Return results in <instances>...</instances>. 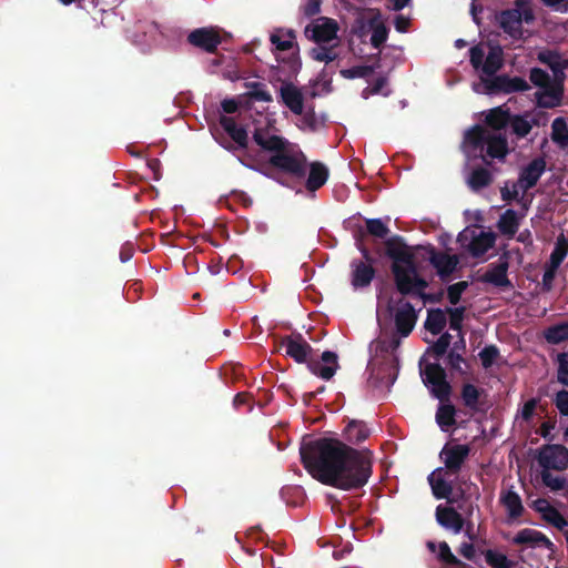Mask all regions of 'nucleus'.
Wrapping results in <instances>:
<instances>
[{
	"label": "nucleus",
	"instance_id": "f257e3e1",
	"mask_svg": "<svg viewBox=\"0 0 568 568\" xmlns=\"http://www.w3.org/2000/svg\"><path fill=\"white\" fill-rule=\"evenodd\" d=\"M300 455L314 479L337 489H361L373 474V455L368 449L353 448L336 438L321 437L303 443Z\"/></svg>",
	"mask_w": 568,
	"mask_h": 568
},
{
	"label": "nucleus",
	"instance_id": "f03ea898",
	"mask_svg": "<svg viewBox=\"0 0 568 568\" xmlns=\"http://www.w3.org/2000/svg\"><path fill=\"white\" fill-rule=\"evenodd\" d=\"M376 253L392 261L390 271L397 292L403 296H416L422 300L429 284L418 272L413 246H409L403 236L394 234L384 241L383 248H377Z\"/></svg>",
	"mask_w": 568,
	"mask_h": 568
},
{
	"label": "nucleus",
	"instance_id": "7ed1b4c3",
	"mask_svg": "<svg viewBox=\"0 0 568 568\" xmlns=\"http://www.w3.org/2000/svg\"><path fill=\"white\" fill-rule=\"evenodd\" d=\"M252 138L261 152L268 154L271 168L297 180L306 176L307 158L287 139L277 135L268 125L255 128Z\"/></svg>",
	"mask_w": 568,
	"mask_h": 568
},
{
	"label": "nucleus",
	"instance_id": "20e7f679",
	"mask_svg": "<svg viewBox=\"0 0 568 568\" xmlns=\"http://www.w3.org/2000/svg\"><path fill=\"white\" fill-rule=\"evenodd\" d=\"M465 143L471 148L474 152L479 151V158L487 165L490 159L505 160L509 153L508 141L505 134L493 132L479 124L474 125L465 134Z\"/></svg>",
	"mask_w": 568,
	"mask_h": 568
},
{
	"label": "nucleus",
	"instance_id": "39448f33",
	"mask_svg": "<svg viewBox=\"0 0 568 568\" xmlns=\"http://www.w3.org/2000/svg\"><path fill=\"white\" fill-rule=\"evenodd\" d=\"M274 50L278 52L276 60L287 67L290 73H297L302 67L300 45L293 29L277 28L270 36Z\"/></svg>",
	"mask_w": 568,
	"mask_h": 568
},
{
	"label": "nucleus",
	"instance_id": "423d86ee",
	"mask_svg": "<svg viewBox=\"0 0 568 568\" xmlns=\"http://www.w3.org/2000/svg\"><path fill=\"white\" fill-rule=\"evenodd\" d=\"M530 82L542 91L535 93L536 103L539 108L552 109L561 104L564 88L552 85L550 75L540 68H532L529 72Z\"/></svg>",
	"mask_w": 568,
	"mask_h": 568
},
{
	"label": "nucleus",
	"instance_id": "0eeeda50",
	"mask_svg": "<svg viewBox=\"0 0 568 568\" xmlns=\"http://www.w3.org/2000/svg\"><path fill=\"white\" fill-rule=\"evenodd\" d=\"M415 254L420 253V257L428 261L437 272V275L443 282L450 278L452 274L456 271L459 258L457 255H450L446 252L436 250L432 244L417 245L413 247Z\"/></svg>",
	"mask_w": 568,
	"mask_h": 568
},
{
	"label": "nucleus",
	"instance_id": "6e6552de",
	"mask_svg": "<svg viewBox=\"0 0 568 568\" xmlns=\"http://www.w3.org/2000/svg\"><path fill=\"white\" fill-rule=\"evenodd\" d=\"M420 376L425 386L429 388L430 394L440 403L449 402L452 385L447 381L445 368L439 363H427L420 369Z\"/></svg>",
	"mask_w": 568,
	"mask_h": 568
},
{
	"label": "nucleus",
	"instance_id": "1a4fd4ad",
	"mask_svg": "<svg viewBox=\"0 0 568 568\" xmlns=\"http://www.w3.org/2000/svg\"><path fill=\"white\" fill-rule=\"evenodd\" d=\"M338 30L339 27L336 20L327 17H320L305 27L304 34L308 40L316 44H321L336 40Z\"/></svg>",
	"mask_w": 568,
	"mask_h": 568
},
{
	"label": "nucleus",
	"instance_id": "9d476101",
	"mask_svg": "<svg viewBox=\"0 0 568 568\" xmlns=\"http://www.w3.org/2000/svg\"><path fill=\"white\" fill-rule=\"evenodd\" d=\"M537 459L544 469L565 470L568 467V448L560 444H546L539 449Z\"/></svg>",
	"mask_w": 568,
	"mask_h": 568
},
{
	"label": "nucleus",
	"instance_id": "9b49d317",
	"mask_svg": "<svg viewBox=\"0 0 568 568\" xmlns=\"http://www.w3.org/2000/svg\"><path fill=\"white\" fill-rule=\"evenodd\" d=\"M399 358L397 355L385 356L383 362L373 369L372 378L374 386L385 387L387 390L394 385L398 377Z\"/></svg>",
	"mask_w": 568,
	"mask_h": 568
},
{
	"label": "nucleus",
	"instance_id": "f8f14e48",
	"mask_svg": "<svg viewBox=\"0 0 568 568\" xmlns=\"http://www.w3.org/2000/svg\"><path fill=\"white\" fill-rule=\"evenodd\" d=\"M470 454V447L466 444L449 445L446 444L439 456L448 474L456 475L460 471L463 465Z\"/></svg>",
	"mask_w": 568,
	"mask_h": 568
},
{
	"label": "nucleus",
	"instance_id": "ddd939ff",
	"mask_svg": "<svg viewBox=\"0 0 568 568\" xmlns=\"http://www.w3.org/2000/svg\"><path fill=\"white\" fill-rule=\"evenodd\" d=\"M487 93H514L524 92L530 89L529 83L520 78H510L506 74L497 75L493 79L484 80Z\"/></svg>",
	"mask_w": 568,
	"mask_h": 568
},
{
	"label": "nucleus",
	"instance_id": "4468645a",
	"mask_svg": "<svg viewBox=\"0 0 568 568\" xmlns=\"http://www.w3.org/2000/svg\"><path fill=\"white\" fill-rule=\"evenodd\" d=\"M187 42L209 53H214L222 43V38L216 29L203 27L191 31L187 36Z\"/></svg>",
	"mask_w": 568,
	"mask_h": 568
},
{
	"label": "nucleus",
	"instance_id": "2eb2a0df",
	"mask_svg": "<svg viewBox=\"0 0 568 568\" xmlns=\"http://www.w3.org/2000/svg\"><path fill=\"white\" fill-rule=\"evenodd\" d=\"M417 318V313L412 303L400 298L398 301V307L394 314L397 333L403 337H407L414 329Z\"/></svg>",
	"mask_w": 568,
	"mask_h": 568
},
{
	"label": "nucleus",
	"instance_id": "dca6fc26",
	"mask_svg": "<svg viewBox=\"0 0 568 568\" xmlns=\"http://www.w3.org/2000/svg\"><path fill=\"white\" fill-rule=\"evenodd\" d=\"M281 346L285 347L286 355L298 364L306 363L313 352L312 346L304 339L301 333L283 337Z\"/></svg>",
	"mask_w": 568,
	"mask_h": 568
},
{
	"label": "nucleus",
	"instance_id": "f3484780",
	"mask_svg": "<svg viewBox=\"0 0 568 568\" xmlns=\"http://www.w3.org/2000/svg\"><path fill=\"white\" fill-rule=\"evenodd\" d=\"M509 268V255L505 252L497 263L489 265V268L480 277L483 283H489L496 287H511V282L508 278L507 272Z\"/></svg>",
	"mask_w": 568,
	"mask_h": 568
},
{
	"label": "nucleus",
	"instance_id": "a211bd4d",
	"mask_svg": "<svg viewBox=\"0 0 568 568\" xmlns=\"http://www.w3.org/2000/svg\"><path fill=\"white\" fill-rule=\"evenodd\" d=\"M337 354L325 351L321 355V361L308 358L306 362L310 372L325 381H329L338 369Z\"/></svg>",
	"mask_w": 568,
	"mask_h": 568
},
{
	"label": "nucleus",
	"instance_id": "6ab92c4d",
	"mask_svg": "<svg viewBox=\"0 0 568 568\" xmlns=\"http://www.w3.org/2000/svg\"><path fill=\"white\" fill-rule=\"evenodd\" d=\"M227 135L232 139L233 143L232 142H225V143L221 142V145L230 152H235L237 150H244L245 154H244L243 159H241L240 161L245 166L253 168V162H255L256 159L248 151V134H247L246 129L243 126H237L236 129L232 130V132H230Z\"/></svg>",
	"mask_w": 568,
	"mask_h": 568
},
{
	"label": "nucleus",
	"instance_id": "aec40b11",
	"mask_svg": "<svg viewBox=\"0 0 568 568\" xmlns=\"http://www.w3.org/2000/svg\"><path fill=\"white\" fill-rule=\"evenodd\" d=\"M351 284L355 290L369 286L376 275L374 266L358 258L351 262Z\"/></svg>",
	"mask_w": 568,
	"mask_h": 568
},
{
	"label": "nucleus",
	"instance_id": "412c9836",
	"mask_svg": "<svg viewBox=\"0 0 568 568\" xmlns=\"http://www.w3.org/2000/svg\"><path fill=\"white\" fill-rule=\"evenodd\" d=\"M546 171V161L544 158L538 156L534 159L519 174V184L524 191L532 189L539 181L542 173Z\"/></svg>",
	"mask_w": 568,
	"mask_h": 568
},
{
	"label": "nucleus",
	"instance_id": "4be33fe9",
	"mask_svg": "<svg viewBox=\"0 0 568 568\" xmlns=\"http://www.w3.org/2000/svg\"><path fill=\"white\" fill-rule=\"evenodd\" d=\"M435 516L442 527L452 530L454 534H459L464 529L465 519L453 507L439 505L436 507Z\"/></svg>",
	"mask_w": 568,
	"mask_h": 568
},
{
	"label": "nucleus",
	"instance_id": "5701e85b",
	"mask_svg": "<svg viewBox=\"0 0 568 568\" xmlns=\"http://www.w3.org/2000/svg\"><path fill=\"white\" fill-rule=\"evenodd\" d=\"M283 104L294 114L301 115L304 111V97L302 91L291 82L283 83L280 89Z\"/></svg>",
	"mask_w": 568,
	"mask_h": 568
},
{
	"label": "nucleus",
	"instance_id": "b1692460",
	"mask_svg": "<svg viewBox=\"0 0 568 568\" xmlns=\"http://www.w3.org/2000/svg\"><path fill=\"white\" fill-rule=\"evenodd\" d=\"M513 542L516 545H527L532 548L545 547L549 550L554 548L552 541L545 534L530 528L519 530L514 537Z\"/></svg>",
	"mask_w": 568,
	"mask_h": 568
},
{
	"label": "nucleus",
	"instance_id": "393cba45",
	"mask_svg": "<svg viewBox=\"0 0 568 568\" xmlns=\"http://www.w3.org/2000/svg\"><path fill=\"white\" fill-rule=\"evenodd\" d=\"M500 28L505 33L514 39H520L523 36V24L520 13L516 8L503 10L498 16Z\"/></svg>",
	"mask_w": 568,
	"mask_h": 568
},
{
	"label": "nucleus",
	"instance_id": "a878e982",
	"mask_svg": "<svg viewBox=\"0 0 568 568\" xmlns=\"http://www.w3.org/2000/svg\"><path fill=\"white\" fill-rule=\"evenodd\" d=\"M510 121V110L504 105L490 109L485 116V123L493 132H500L506 129Z\"/></svg>",
	"mask_w": 568,
	"mask_h": 568
},
{
	"label": "nucleus",
	"instance_id": "bb28decb",
	"mask_svg": "<svg viewBox=\"0 0 568 568\" xmlns=\"http://www.w3.org/2000/svg\"><path fill=\"white\" fill-rule=\"evenodd\" d=\"M308 175L305 186L308 191H316L321 189L327 181L329 171L322 162L307 163Z\"/></svg>",
	"mask_w": 568,
	"mask_h": 568
},
{
	"label": "nucleus",
	"instance_id": "cd10ccee",
	"mask_svg": "<svg viewBox=\"0 0 568 568\" xmlns=\"http://www.w3.org/2000/svg\"><path fill=\"white\" fill-rule=\"evenodd\" d=\"M426 547L430 552H435L438 548L437 559L447 566L459 568H465L467 566L452 552L450 547L446 541H440L436 545V542L429 540L426 542Z\"/></svg>",
	"mask_w": 568,
	"mask_h": 568
},
{
	"label": "nucleus",
	"instance_id": "c85d7f7f",
	"mask_svg": "<svg viewBox=\"0 0 568 568\" xmlns=\"http://www.w3.org/2000/svg\"><path fill=\"white\" fill-rule=\"evenodd\" d=\"M500 503L507 509L508 517L511 520L519 518L525 510L520 496L513 489L501 493Z\"/></svg>",
	"mask_w": 568,
	"mask_h": 568
},
{
	"label": "nucleus",
	"instance_id": "c756f323",
	"mask_svg": "<svg viewBox=\"0 0 568 568\" xmlns=\"http://www.w3.org/2000/svg\"><path fill=\"white\" fill-rule=\"evenodd\" d=\"M529 114H511V121L509 122V125L511 126L513 133L518 138L523 139L526 138L534 125H539V121L536 116H532L530 119Z\"/></svg>",
	"mask_w": 568,
	"mask_h": 568
},
{
	"label": "nucleus",
	"instance_id": "7c9ffc66",
	"mask_svg": "<svg viewBox=\"0 0 568 568\" xmlns=\"http://www.w3.org/2000/svg\"><path fill=\"white\" fill-rule=\"evenodd\" d=\"M371 432L364 422L351 420L344 429L345 440L351 444H359L366 440Z\"/></svg>",
	"mask_w": 568,
	"mask_h": 568
},
{
	"label": "nucleus",
	"instance_id": "2f4dec72",
	"mask_svg": "<svg viewBox=\"0 0 568 568\" xmlns=\"http://www.w3.org/2000/svg\"><path fill=\"white\" fill-rule=\"evenodd\" d=\"M447 324L446 311L442 308H430L427 311V317L424 327L433 335H438L443 332Z\"/></svg>",
	"mask_w": 568,
	"mask_h": 568
},
{
	"label": "nucleus",
	"instance_id": "473e14b6",
	"mask_svg": "<svg viewBox=\"0 0 568 568\" xmlns=\"http://www.w3.org/2000/svg\"><path fill=\"white\" fill-rule=\"evenodd\" d=\"M497 227L503 235L509 239L515 236L519 229V219L517 212L513 209L506 210L500 215Z\"/></svg>",
	"mask_w": 568,
	"mask_h": 568
},
{
	"label": "nucleus",
	"instance_id": "72a5a7b5",
	"mask_svg": "<svg viewBox=\"0 0 568 568\" xmlns=\"http://www.w3.org/2000/svg\"><path fill=\"white\" fill-rule=\"evenodd\" d=\"M495 244V235L493 233L480 232L479 235L473 237L468 245V251L474 257L483 256Z\"/></svg>",
	"mask_w": 568,
	"mask_h": 568
},
{
	"label": "nucleus",
	"instance_id": "f704fd0d",
	"mask_svg": "<svg viewBox=\"0 0 568 568\" xmlns=\"http://www.w3.org/2000/svg\"><path fill=\"white\" fill-rule=\"evenodd\" d=\"M485 393L484 389L478 388L474 384L466 383L462 387L460 397L463 399V404L473 412L479 410V399L480 396Z\"/></svg>",
	"mask_w": 568,
	"mask_h": 568
},
{
	"label": "nucleus",
	"instance_id": "c9c22d12",
	"mask_svg": "<svg viewBox=\"0 0 568 568\" xmlns=\"http://www.w3.org/2000/svg\"><path fill=\"white\" fill-rule=\"evenodd\" d=\"M491 182L490 171L483 166L475 168L467 179L468 186L475 192L489 186Z\"/></svg>",
	"mask_w": 568,
	"mask_h": 568
},
{
	"label": "nucleus",
	"instance_id": "e433bc0d",
	"mask_svg": "<svg viewBox=\"0 0 568 568\" xmlns=\"http://www.w3.org/2000/svg\"><path fill=\"white\" fill-rule=\"evenodd\" d=\"M455 415L456 409L454 405L446 402L440 403L436 412V423L442 430L447 432L456 424Z\"/></svg>",
	"mask_w": 568,
	"mask_h": 568
},
{
	"label": "nucleus",
	"instance_id": "4c0bfd02",
	"mask_svg": "<svg viewBox=\"0 0 568 568\" xmlns=\"http://www.w3.org/2000/svg\"><path fill=\"white\" fill-rule=\"evenodd\" d=\"M538 60L548 65L552 72L561 73V70H566L568 68V60L562 59V57L556 51H542L538 53Z\"/></svg>",
	"mask_w": 568,
	"mask_h": 568
},
{
	"label": "nucleus",
	"instance_id": "58836bf2",
	"mask_svg": "<svg viewBox=\"0 0 568 568\" xmlns=\"http://www.w3.org/2000/svg\"><path fill=\"white\" fill-rule=\"evenodd\" d=\"M428 481L432 486V491L435 498L447 499L449 503H454V500L449 498L453 493V485L450 483L446 481L442 477L435 478V473H432L428 476Z\"/></svg>",
	"mask_w": 568,
	"mask_h": 568
},
{
	"label": "nucleus",
	"instance_id": "ea45409f",
	"mask_svg": "<svg viewBox=\"0 0 568 568\" xmlns=\"http://www.w3.org/2000/svg\"><path fill=\"white\" fill-rule=\"evenodd\" d=\"M544 337L547 343L552 345L568 341V321L549 326L545 329Z\"/></svg>",
	"mask_w": 568,
	"mask_h": 568
},
{
	"label": "nucleus",
	"instance_id": "a19ab883",
	"mask_svg": "<svg viewBox=\"0 0 568 568\" xmlns=\"http://www.w3.org/2000/svg\"><path fill=\"white\" fill-rule=\"evenodd\" d=\"M551 140L561 149L568 148V125L564 118H556L552 121Z\"/></svg>",
	"mask_w": 568,
	"mask_h": 568
},
{
	"label": "nucleus",
	"instance_id": "79ce46f5",
	"mask_svg": "<svg viewBox=\"0 0 568 568\" xmlns=\"http://www.w3.org/2000/svg\"><path fill=\"white\" fill-rule=\"evenodd\" d=\"M325 43L317 44L312 48L308 52L310 57L318 62L329 63L338 58V53L336 51V44L326 47Z\"/></svg>",
	"mask_w": 568,
	"mask_h": 568
},
{
	"label": "nucleus",
	"instance_id": "37998d69",
	"mask_svg": "<svg viewBox=\"0 0 568 568\" xmlns=\"http://www.w3.org/2000/svg\"><path fill=\"white\" fill-rule=\"evenodd\" d=\"M541 517L545 521L551 524L554 527L562 531L565 536L568 535V520L560 514L557 508L550 506L546 509Z\"/></svg>",
	"mask_w": 568,
	"mask_h": 568
},
{
	"label": "nucleus",
	"instance_id": "c03bdc74",
	"mask_svg": "<svg viewBox=\"0 0 568 568\" xmlns=\"http://www.w3.org/2000/svg\"><path fill=\"white\" fill-rule=\"evenodd\" d=\"M245 87L248 89L247 98L254 101L271 102L272 95L266 90V85L262 82H246Z\"/></svg>",
	"mask_w": 568,
	"mask_h": 568
},
{
	"label": "nucleus",
	"instance_id": "a18cd8bd",
	"mask_svg": "<svg viewBox=\"0 0 568 568\" xmlns=\"http://www.w3.org/2000/svg\"><path fill=\"white\" fill-rule=\"evenodd\" d=\"M567 254L568 242L564 236H560L555 244V247L550 254L549 262L547 264L558 268L562 261L565 260V257L567 256Z\"/></svg>",
	"mask_w": 568,
	"mask_h": 568
},
{
	"label": "nucleus",
	"instance_id": "49530a36",
	"mask_svg": "<svg viewBox=\"0 0 568 568\" xmlns=\"http://www.w3.org/2000/svg\"><path fill=\"white\" fill-rule=\"evenodd\" d=\"M503 67V59L500 51L491 50L485 59L481 67L483 73L494 75Z\"/></svg>",
	"mask_w": 568,
	"mask_h": 568
},
{
	"label": "nucleus",
	"instance_id": "de8ad7c7",
	"mask_svg": "<svg viewBox=\"0 0 568 568\" xmlns=\"http://www.w3.org/2000/svg\"><path fill=\"white\" fill-rule=\"evenodd\" d=\"M364 233L375 236L377 239H385L389 233L388 226L381 219H367L366 231Z\"/></svg>",
	"mask_w": 568,
	"mask_h": 568
},
{
	"label": "nucleus",
	"instance_id": "09e8293b",
	"mask_svg": "<svg viewBox=\"0 0 568 568\" xmlns=\"http://www.w3.org/2000/svg\"><path fill=\"white\" fill-rule=\"evenodd\" d=\"M452 335L448 332L443 333L439 338L427 349V353H432L436 359L443 357L450 344H452Z\"/></svg>",
	"mask_w": 568,
	"mask_h": 568
},
{
	"label": "nucleus",
	"instance_id": "8fccbe9b",
	"mask_svg": "<svg viewBox=\"0 0 568 568\" xmlns=\"http://www.w3.org/2000/svg\"><path fill=\"white\" fill-rule=\"evenodd\" d=\"M485 560L491 568H511L513 566L506 555L491 549L486 550Z\"/></svg>",
	"mask_w": 568,
	"mask_h": 568
},
{
	"label": "nucleus",
	"instance_id": "3c124183",
	"mask_svg": "<svg viewBox=\"0 0 568 568\" xmlns=\"http://www.w3.org/2000/svg\"><path fill=\"white\" fill-rule=\"evenodd\" d=\"M446 314L449 315V327L453 331H457L458 333L462 332L463 322L465 317L466 307L459 306V307H447Z\"/></svg>",
	"mask_w": 568,
	"mask_h": 568
},
{
	"label": "nucleus",
	"instance_id": "603ef678",
	"mask_svg": "<svg viewBox=\"0 0 568 568\" xmlns=\"http://www.w3.org/2000/svg\"><path fill=\"white\" fill-rule=\"evenodd\" d=\"M375 71L374 65H355L349 69L341 70V75L344 79H356V78H367L373 74Z\"/></svg>",
	"mask_w": 568,
	"mask_h": 568
},
{
	"label": "nucleus",
	"instance_id": "864d4df0",
	"mask_svg": "<svg viewBox=\"0 0 568 568\" xmlns=\"http://www.w3.org/2000/svg\"><path fill=\"white\" fill-rule=\"evenodd\" d=\"M542 484L554 491L562 490L567 487V481L564 477L554 476L548 469L541 471Z\"/></svg>",
	"mask_w": 568,
	"mask_h": 568
},
{
	"label": "nucleus",
	"instance_id": "5fc2aeb1",
	"mask_svg": "<svg viewBox=\"0 0 568 568\" xmlns=\"http://www.w3.org/2000/svg\"><path fill=\"white\" fill-rule=\"evenodd\" d=\"M499 357V349L495 345H487L479 352V358L484 368L493 366L495 361Z\"/></svg>",
	"mask_w": 568,
	"mask_h": 568
},
{
	"label": "nucleus",
	"instance_id": "6e6d98bb",
	"mask_svg": "<svg viewBox=\"0 0 568 568\" xmlns=\"http://www.w3.org/2000/svg\"><path fill=\"white\" fill-rule=\"evenodd\" d=\"M468 288V282L460 281L447 287V298L452 305H457L463 293Z\"/></svg>",
	"mask_w": 568,
	"mask_h": 568
},
{
	"label": "nucleus",
	"instance_id": "4d7b16f0",
	"mask_svg": "<svg viewBox=\"0 0 568 568\" xmlns=\"http://www.w3.org/2000/svg\"><path fill=\"white\" fill-rule=\"evenodd\" d=\"M388 29L384 23H377L373 27V32L371 36V44L375 49H379L387 40Z\"/></svg>",
	"mask_w": 568,
	"mask_h": 568
},
{
	"label": "nucleus",
	"instance_id": "13d9d810",
	"mask_svg": "<svg viewBox=\"0 0 568 568\" xmlns=\"http://www.w3.org/2000/svg\"><path fill=\"white\" fill-rule=\"evenodd\" d=\"M515 8L520 13V22L532 23L535 21V13L531 7L529 6L528 0H516Z\"/></svg>",
	"mask_w": 568,
	"mask_h": 568
},
{
	"label": "nucleus",
	"instance_id": "bf43d9fd",
	"mask_svg": "<svg viewBox=\"0 0 568 568\" xmlns=\"http://www.w3.org/2000/svg\"><path fill=\"white\" fill-rule=\"evenodd\" d=\"M365 236V233H364V230L361 227L356 233H355V239H356V246L357 248L359 250V252L362 253V256H363V262H365L366 264H371L372 266L374 265V263L376 262L375 257L371 254L369 250L367 248V246L363 243V237Z\"/></svg>",
	"mask_w": 568,
	"mask_h": 568
},
{
	"label": "nucleus",
	"instance_id": "052dcab7",
	"mask_svg": "<svg viewBox=\"0 0 568 568\" xmlns=\"http://www.w3.org/2000/svg\"><path fill=\"white\" fill-rule=\"evenodd\" d=\"M557 362H558V371H557L558 382L565 386H568V353H559L557 356Z\"/></svg>",
	"mask_w": 568,
	"mask_h": 568
},
{
	"label": "nucleus",
	"instance_id": "680f3d73",
	"mask_svg": "<svg viewBox=\"0 0 568 568\" xmlns=\"http://www.w3.org/2000/svg\"><path fill=\"white\" fill-rule=\"evenodd\" d=\"M462 363H465V358L462 353L455 352V349H450L446 357V364L450 369L458 372L459 374H466V372L462 368Z\"/></svg>",
	"mask_w": 568,
	"mask_h": 568
},
{
	"label": "nucleus",
	"instance_id": "e2e57ef3",
	"mask_svg": "<svg viewBox=\"0 0 568 568\" xmlns=\"http://www.w3.org/2000/svg\"><path fill=\"white\" fill-rule=\"evenodd\" d=\"M557 270V267L546 264L541 281V290L544 292H550L552 290V283L556 277Z\"/></svg>",
	"mask_w": 568,
	"mask_h": 568
},
{
	"label": "nucleus",
	"instance_id": "0e129e2a",
	"mask_svg": "<svg viewBox=\"0 0 568 568\" xmlns=\"http://www.w3.org/2000/svg\"><path fill=\"white\" fill-rule=\"evenodd\" d=\"M469 58L470 63L474 67V69L478 70L481 69L484 62H485V52L480 45H474L469 50Z\"/></svg>",
	"mask_w": 568,
	"mask_h": 568
},
{
	"label": "nucleus",
	"instance_id": "69168bd1",
	"mask_svg": "<svg viewBox=\"0 0 568 568\" xmlns=\"http://www.w3.org/2000/svg\"><path fill=\"white\" fill-rule=\"evenodd\" d=\"M555 405L562 416H568V390L561 389L556 394Z\"/></svg>",
	"mask_w": 568,
	"mask_h": 568
},
{
	"label": "nucleus",
	"instance_id": "338daca9",
	"mask_svg": "<svg viewBox=\"0 0 568 568\" xmlns=\"http://www.w3.org/2000/svg\"><path fill=\"white\" fill-rule=\"evenodd\" d=\"M322 0H306L302 12L306 18H312L321 12Z\"/></svg>",
	"mask_w": 568,
	"mask_h": 568
},
{
	"label": "nucleus",
	"instance_id": "774afa93",
	"mask_svg": "<svg viewBox=\"0 0 568 568\" xmlns=\"http://www.w3.org/2000/svg\"><path fill=\"white\" fill-rule=\"evenodd\" d=\"M538 403L539 400L537 398H530L524 404L521 408V418L525 422H529L532 418Z\"/></svg>",
	"mask_w": 568,
	"mask_h": 568
}]
</instances>
